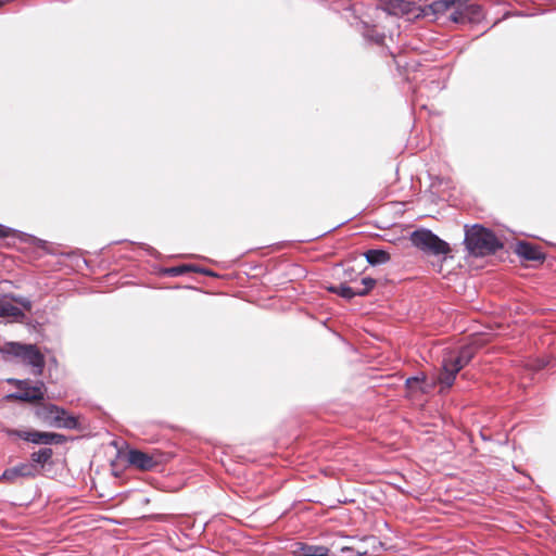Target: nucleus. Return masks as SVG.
I'll return each instance as SVG.
<instances>
[{
	"mask_svg": "<svg viewBox=\"0 0 556 556\" xmlns=\"http://www.w3.org/2000/svg\"><path fill=\"white\" fill-rule=\"evenodd\" d=\"M366 261L372 265H382L390 260V255L384 250L371 249L364 253Z\"/></svg>",
	"mask_w": 556,
	"mask_h": 556,
	"instance_id": "obj_13",
	"label": "nucleus"
},
{
	"mask_svg": "<svg viewBox=\"0 0 556 556\" xmlns=\"http://www.w3.org/2000/svg\"><path fill=\"white\" fill-rule=\"evenodd\" d=\"M383 39H384V35H377V36L375 37V41H376L377 43H381V42L383 41Z\"/></svg>",
	"mask_w": 556,
	"mask_h": 556,
	"instance_id": "obj_24",
	"label": "nucleus"
},
{
	"mask_svg": "<svg viewBox=\"0 0 556 556\" xmlns=\"http://www.w3.org/2000/svg\"><path fill=\"white\" fill-rule=\"evenodd\" d=\"M18 392L13 393L10 396L24 402L41 401L45 397V386L42 382H39L36 386H28L27 382L18 381Z\"/></svg>",
	"mask_w": 556,
	"mask_h": 556,
	"instance_id": "obj_10",
	"label": "nucleus"
},
{
	"mask_svg": "<svg viewBox=\"0 0 556 556\" xmlns=\"http://www.w3.org/2000/svg\"><path fill=\"white\" fill-rule=\"evenodd\" d=\"M13 232V229L0 224V238H8Z\"/></svg>",
	"mask_w": 556,
	"mask_h": 556,
	"instance_id": "obj_22",
	"label": "nucleus"
},
{
	"mask_svg": "<svg viewBox=\"0 0 556 556\" xmlns=\"http://www.w3.org/2000/svg\"><path fill=\"white\" fill-rule=\"evenodd\" d=\"M294 556H329V549L321 545H303Z\"/></svg>",
	"mask_w": 556,
	"mask_h": 556,
	"instance_id": "obj_17",
	"label": "nucleus"
},
{
	"mask_svg": "<svg viewBox=\"0 0 556 556\" xmlns=\"http://www.w3.org/2000/svg\"><path fill=\"white\" fill-rule=\"evenodd\" d=\"M418 381V378L417 377H414V378H408L407 379V384H409L410 382H417Z\"/></svg>",
	"mask_w": 556,
	"mask_h": 556,
	"instance_id": "obj_26",
	"label": "nucleus"
},
{
	"mask_svg": "<svg viewBox=\"0 0 556 556\" xmlns=\"http://www.w3.org/2000/svg\"><path fill=\"white\" fill-rule=\"evenodd\" d=\"M345 11L348 12H352L353 14L356 12V7L355 5H350L345 9Z\"/></svg>",
	"mask_w": 556,
	"mask_h": 556,
	"instance_id": "obj_25",
	"label": "nucleus"
},
{
	"mask_svg": "<svg viewBox=\"0 0 556 556\" xmlns=\"http://www.w3.org/2000/svg\"><path fill=\"white\" fill-rule=\"evenodd\" d=\"M468 0H435L422 8L417 7V13L415 14V17L424 16L438 20L450 9L455 8L456 5H463Z\"/></svg>",
	"mask_w": 556,
	"mask_h": 556,
	"instance_id": "obj_6",
	"label": "nucleus"
},
{
	"mask_svg": "<svg viewBox=\"0 0 556 556\" xmlns=\"http://www.w3.org/2000/svg\"><path fill=\"white\" fill-rule=\"evenodd\" d=\"M476 348L473 345H464L459 349L456 356L444 357L442 362V371L438 377V381L444 388L448 389L453 386L457 374L473 358Z\"/></svg>",
	"mask_w": 556,
	"mask_h": 556,
	"instance_id": "obj_3",
	"label": "nucleus"
},
{
	"mask_svg": "<svg viewBox=\"0 0 556 556\" xmlns=\"http://www.w3.org/2000/svg\"><path fill=\"white\" fill-rule=\"evenodd\" d=\"M53 456V451L50 447H42L37 452L30 454V464H35L37 468L43 467L47 463L51 460Z\"/></svg>",
	"mask_w": 556,
	"mask_h": 556,
	"instance_id": "obj_14",
	"label": "nucleus"
},
{
	"mask_svg": "<svg viewBox=\"0 0 556 556\" xmlns=\"http://www.w3.org/2000/svg\"><path fill=\"white\" fill-rule=\"evenodd\" d=\"M192 270H197V266L195 265L182 264V265H179V266H175V267L168 268L166 271L170 276H180V275H184V274L192 271Z\"/></svg>",
	"mask_w": 556,
	"mask_h": 556,
	"instance_id": "obj_18",
	"label": "nucleus"
},
{
	"mask_svg": "<svg viewBox=\"0 0 556 556\" xmlns=\"http://www.w3.org/2000/svg\"><path fill=\"white\" fill-rule=\"evenodd\" d=\"M46 410L48 416L52 419L50 422L51 426L64 429L77 428V419L74 416L68 415L65 409L50 404L48 407H46Z\"/></svg>",
	"mask_w": 556,
	"mask_h": 556,
	"instance_id": "obj_8",
	"label": "nucleus"
},
{
	"mask_svg": "<svg viewBox=\"0 0 556 556\" xmlns=\"http://www.w3.org/2000/svg\"><path fill=\"white\" fill-rule=\"evenodd\" d=\"M361 287L359 288V291H363L364 292V296L367 295L369 293V291L375 287L376 285V280L370 278V277H364L362 278L361 280Z\"/></svg>",
	"mask_w": 556,
	"mask_h": 556,
	"instance_id": "obj_19",
	"label": "nucleus"
},
{
	"mask_svg": "<svg viewBox=\"0 0 556 556\" xmlns=\"http://www.w3.org/2000/svg\"><path fill=\"white\" fill-rule=\"evenodd\" d=\"M127 460L131 466L140 470H152L159 465V460L156 458L139 450L128 451Z\"/></svg>",
	"mask_w": 556,
	"mask_h": 556,
	"instance_id": "obj_11",
	"label": "nucleus"
},
{
	"mask_svg": "<svg viewBox=\"0 0 556 556\" xmlns=\"http://www.w3.org/2000/svg\"><path fill=\"white\" fill-rule=\"evenodd\" d=\"M0 354L5 361L20 359L34 368L35 375H41L45 368V357L34 344L5 342L0 346Z\"/></svg>",
	"mask_w": 556,
	"mask_h": 556,
	"instance_id": "obj_2",
	"label": "nucleus"
},
{
	"mask_svg": "<svg viewBox=\"0 0 556 556\" xmlns=\"http://www.w3.org/2000/svg\"><path fill=\"white\" fill-rule=\"evenodd\" d=\"M195 273H201L203 275H206V276H214V273L210 269H206V268H201V267H198L197 266V270H194Z\"/></svg>",
	"mask_w": 556,
	"mask_h": 556,
	"instance_id": "obj_23",
	"label": "nucleus"
},
{
	"mask_svg": "<svg viewBox=\"0 0 556 556\" xmlns=\"http://www.w3.org/2000/svg\"><path fill=\"white\" fill-rule=\"evenodd\" d=\"M329 290L346 300H351L354 296H364V292L359 291L358 287H350L345 283H341L338 287H330Z\"/></svg>",
	"mask_w": 556,
	"mask_h": 556,
	"instance_id": "obj_15",
	"label": "nucleus"
},
{
	"mask_svg": "<svg viewBox=\"0 0 556 556\" xmlns=\"http://www.w3.org/2000/svg\"><path fill=\"white\" fill-rule=\"evenodd\" d=\"M412 244L430 255H445L450 253L451 249L447 242L439 238L429 229H417L410 233Z\"/></svg>",
	"mask_w": 556,
	"mask_h": 556,
	"instance_id": "obj_4",
	"label": "nucleus"
},
{
	"mask_svg": "<svg viewBox=\"0 0 556 556\" xmlns=\"http://www.w3.org/2000/svg\"><path fill=\"white\" fill-rule=\"evenodd\" d=\"M39 473V469L35 464L30 463H20L16 466L7 468L2 476L1 480H5L9 482H14L17 478H34Z\"/></svg>",
	"mask_w": 556,
	"mask_h": 556,
	"instance_id": "obj_9",
	"label": "nucleus"
},
{
	"mask_svg": "<svg viewBox=\"0 0 556 556\" xmlns=\"http://www.w3.org/2000/svg\"><path fill=\"white\" fill-rule=\"evenodd\" d=\"M464 243L470 254L484 256L496 252L503 247L497 237L481 225L466 226Z\"/></svg>",
	"mask_w": 556,
	"mask_h": 556,
	"instance_id": "obj_1",
	"label": "nucleus"
},
{
	"mask_svg": "<svg viewBox=\"0 0 556 556\" xmlns=\"http://www.w3.org/2000/svg\"><path fill=\"white\" fill-rule=\"evenodd\" d=\"M378 10H382L390 15L394 16H414L417 13V7L409 0H378Z\"/></svg>",
	"mask_w": 556,
	"mask_h": 556,
	"instance_id": "obj_7",
	"label": "nucleus"
},
{
	"mask_svg": "<svg viewBox=\"0 0 556 556\" xmlns=\"http://www.w3.org/2000/svg\"><path fill=\"white\" fill-rule=\"evenodd\" d=\"M11 299L18 303L20 305H22L25 309H30L31 308V301L27 298H24V296H16V295H12Z\"/></svg>",
	"mask_w": 556,
	"mask_h": 556,
	"instance_id": "obj_21",
	"label": "nucleus"
},
{
	"mask_svg": "<svg viewBox=\"0 0 556 556\" xmlns=\"http://www.w3.org/2000/svg\"><path fill=\"white\" fill-rule=\"evenodd\" d=\"M8 437H16L26 442L43 445H59L66 440L65 435L55 432H42L37 430L4 429Z\"/></svg>",
	"mask_w": 556,
	"mask_h": 556,
	"instance_id": "obj_5",
	"label": "nucleus"
},
{
	"mask_svg": "<svg viewBox=\"0 0 556 556\" xmlns=\"http://www.w3.org/2000/svg\"><path fill=\"white\" fill-rule=\"evenodd\" d=\"M457 7H460V5H457ZM450 20L453 21L454 23H464L465 20H466V16L464 14V12L462 10H459V8H457L451 15H450Z\"/></svg>",
	"mask_w": 556,
	"mask_h": 556,
	"instance_id": "obj_20",
	"label": "nucleus"
},
{
	"mask_svg": "<svg viewBox=\"0 0 556 556\" xmlns=\"http://www.w3.org/2000/svg\"><path fill=\"white\" fill-rule=\"evenodd\" d=\"M516 253L527 261H544L545 255L541 250L527 241H520L516 245Z\"/></svg>",
	"mask_w": 556,
	"mask_h": 556,
	"instance_id": "obj_12",
	"label": "nucleus"
},
{
	"mask_svg": "<svg viewBox=\"0 0 556 556\" xmlns=\"http://www.w3.org/2000/svg\"><path fill=\"white\" fill-rule=\"evenodd\" d=\"M24 316L20 307L5 300H0V317H12L17 320L24 318Z\"/></svg>",
	"mask_w": 556,
	"mask_h": 556,
	"instance_id": "obj_16",
	"label": "nucleus"
}]
</instances>
